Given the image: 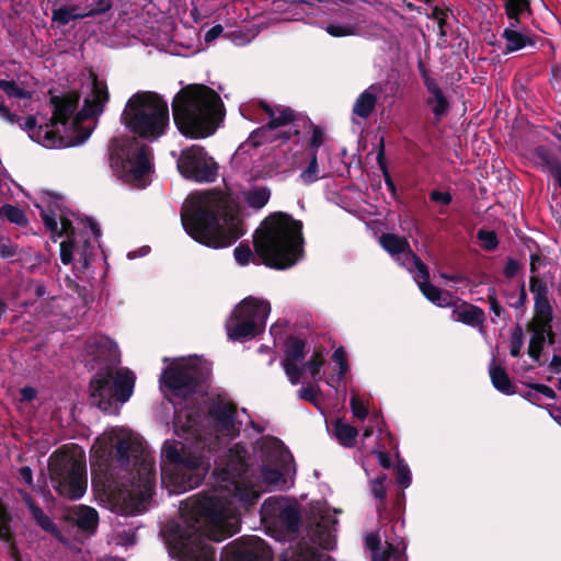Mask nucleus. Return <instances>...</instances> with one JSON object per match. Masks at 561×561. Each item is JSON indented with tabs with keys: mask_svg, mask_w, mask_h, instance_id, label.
Masks as SVG:
<instances>
[{
	"mask_svg": "<svg viewBox=\"0 0 561 561\" xmlns=\"http://www.w3.org/2000/svg\"><path fill=\"white\" fill-rule=\"evenodd\" d=\"M203 479L201 458L182 443L165 440L161 450L162 483L174 493H183L198 486Z\"/></svg>",
	"mask_w": 561,
	"mask_h": 561,
	"instance_id": "9",
	"label": "nucleus"
},
{
	"mask_svg": "<svg viewBox=\"0 0 561 561\" xmlns=\"http://www.w3.org/2000/svg\"><path fill=\"white\" fill-rule=\"evenodd\" d=\"M80 101V94L77 91H69L64 95H51L49 104L53 106V116L49 119L50 125L56 127L58 124L66 125L76 112Z\"/></svg>",
	"mask_w": 561,
	"mask_h": 561,
	"instance_id": "22",
	"label": "nucleus"
},
{
	"mask_svg": "<svg viewBox=\"0 0 561 561\" xmlns=\"http://www.w3.org/2000/svg\"><path fill=\"white\" fill-rule=\"evenodd\" d=\"M13 517L7 504L0 506V540L12 541L15 534L11 527Z\"/></svg>",
	"mask_w": 561,
	"mask_h": 561,
	"instance_id": "42",
	"label": "nucleus"
},
{
	"mask_svg": "<svg viewBox=\"0 0 561 561\" xmlns=\"http://www.w3.org/2000/svg\"><path fill=\"white\" fill-rule=\"evenodd\" d=\"M271 190L266 186L254 187L245 195L247 204L254 209L263 208L270 201Z\"/></svg>",
	"mask_w": 561,
	"mask_h": 561,
	"instance_id": "41",
	"label": "nucleus"
},
{
	"mask_svg": "<svg viewBox=\"0 0 561 561\" xmlns=\"http://www.w3.org/2000/svg\"><path fill=\"white\" fill-rule=\"evenodd\" d=\"M87 353L100 367L90 380V400L93 405L106 414L117 415L121 405L129 400L134 392L135 374L128 368L116 369L119 362L116 343L106 336L87 341Z\"/></svg>",
	"mask_w": 561,
	"mask_h": 561,
	"instance_id": "2",
	"label": "nucleus"
},
{
	"mask_svg": "<svg viewBox=\"0 0 561 561\" xmlns=\"http://www.w3.org/2000/svg\"><path fill=\"white\" fill-rule=\"evenodd\" d=\"M174 432L186 440L197 439L201 430V413L196 409H180L173 420Z\"/></svg>",
	"mask_w": 561,
	"mask_h": 561,
	"instance_id": "23",
	"label": "nucleus"
},
{
	"mask_svg": "<svg viewBox=\"0 0 561 561\" xmlns=\"http://www.w3.org/2000/svg\"><path fill=\"white\" fill-rule=\"evenodd\" d=\"M248 470L249 453L240 443L219 458L214 470L221 489L247 508L256 504L261 495L247 478Z\"/></svg>",
	"mask_w": 561,
	"mask_h": 561,
	"instance_id": "8",
	"label": "nucleus"
},
{
	"mask_svg": "<svg viewBox=\"0 0 561 561\" xmlns=\"http://www.w3.org/2000/svg\"><path fill=\"white\" fill-rule=\"evenodd\" d=\"M0 89L9 96L26 98V92L13 80L0 79Z\"/></svg>",
	"mask_w": 561,
	"mask_h": 561,
	"instance_id": "58",
	"label": "nucleus"
},
{
	"mask_svg": "<svg viewBox=\"0 0 561 561\" xmlns=\"http://www.w3.org/2000/svg\"><path fill=\"white\" fill-rule=\"evenodd\" d=\"M320 392V388L318 386H308L302 387L298 390V398L305 400L313 405H318V394Z\"/></svg>",
	"mask_w": 561,
	"mask_h": 561,
	"instance_id": "63",
	"label": "nucleus"
},
{
	"mask_svg": "<svg viewBox=\"0 0 561 561\" xmlns=\"http://www.w3.org/2000/svg\"><path fill=\"white\" fill-rule=\"evenodd\" d=\"M304 224L284 211L271 213L255 231L253 247L262 263L274 270L294 266L304 255Z\"/></svg>",
	"mask_w": 561,
	"mask_h": 561,
	"instance_id": "4",
	"label": "nucleus"
},
{
	"mask_svg": "<svg viewBox=\"0 0 561 561\" xmlns=\"http://www.w3.org/2000/svg\"><path fill=\"white\" fill-rule=\"evenodd\" d=\"M506 41L504 54L520 50L527 46L536 45V36H528L511 27H506L502 34Z\"/></svg>",
	"mask_w": 561,
	"mask_h": 561,
	"instance_id": "33",
	"label": "nucleus"
},
{
	"mask_svg": "<svg viewBox=\"0 0 561 561\" xmlns=\"http://www.w3.org/2000/svg\"><path fill=\"white\" fill-rule=\"evenodd\" d=\"M150 151L147 145L139 144L137 138H127L122 141L112 153L121 162L127 180L140 184L144 178L150 173Z\"/></svg>",
	"mask_w": 561,
	"mask_h": 561,
	"instance_id": "13",
	"label": "nucleus"
},
{
	"mask_svg": "<svg viewBox=\"0 0 561 561\" xmlns=\"http://www.w3.org/2000/svg\"><path fill=\"white\" fill-rule=\"evenodd\" d=\"M309 160L308 167L300 173V180L305 184H311L319 180L318 153L309 152Z\"/></svg>",
	"mask_w": 561,
	"mask_h": 561,
	"instance_id": "48",
	"label": "nucleus"
},
{
	"mask_svg": "<svg viewBox=\"0 0 561 561\" xmlns=\"http://www.w3.org/2000/svg\"><path fill=\"white\" fill-rule=\"evenodd\" d=\"M425 88L428 93L425 104L431 108L435 119L440 122L450 111V101L438 82H434Z\"/></svg>",
	"mask_w": 561,
	"mask_h": 561,
	"instance_id": "27",
	"label": "nucleus"
},
{
	"mask_svg": "<svg viewBox=\"0 0 561 561\" xmlns=\"http://www.w3.org/2000/svg\"><path fill=\"white\" fill-rule=\"evenodd\" d=\"M306 355V340L296 335H288L285 341L284 358L282 362L299 363L305 358Z\"/></svg>",
	"mask_w": 561,
	"mask_h": 561,
	"instance_id": "34",
	"label": "nucleus"
},
{
	"mask_svg": "<svg viewBox=\"0 0 561 561\" xmlns=\"http://www.w3.org/2000/svg\"><path fill=\"white\" fill-rule=\"evenodd\" d=\"M65 519L77 526L80 531L94 535L99 525V513L91 506L79 505L68 512Z\"/></svg>",
	"mask_w": 561,
	"mask_h": 561,
	"instance_id": "26",
	"label": "nucleus"
},
{
	"mask_svg": "<svg viewBox=\"0 0 561 561\" xmlns=\"http://www.w3.org/2000/svg\"><path fill=\"white\" fill-rule=\"evenodd\" d=\"M0 217L20 227H25L28 224L24 210L12 204H4L0 207Z\"/></svg>",
	"mask_w": 561,
	"mask_h": 561,
	"instance_id": "40",
	"label": "nucleus"
},
{
	"mask_svg": "<svg viewBox=\"0 0 561 561\" xmlns=\"http://www.w3.org/2000/svg\"><path fill=\"white\" fill-rule=\"evenodd\" d=\"M523 344H524L523 329L519 324H516V327L513 329L512 335H511L510 354L513 357H518L520 355Z\"/></svg>",
	"mask_w": 561,
	"mask_h": 561,
	"instance_id": "54",
	"label": "nucleus"
},
{
	"mask_svg": "<svg viewBox=\"0 0 561 561\" xmlns=\"http://www.w3.org/2000/svg\"><path fill=\"white\" fill-rule=\"evenodd\" d=\"M113 7L112 0H92L89 5V9L84 11L83 15L88 16H96L108 12Z\"/></svg>",
	"mask_w": 561,
	"mask_h": 561,
	"instance_id": "52",
	"label": "nucleus"
},
{
	"mask_svg": "<svg viewBox=\"0 0 561 561\" xmlns=\"http://www.w3.org/2000/svg\"><path fill=\"white\" fill-rule=\"evenodd\" d=\"M204 378L202 369L193 365H174L163 370L161 381L173 397L185 400L193 396Z\"/></svg>",
	"mask_w": 561,
	"mask_h": 561,
	"instance_id": "15",
	"label": "nucleus"
},
{
	"mask_svg": "<svg viewBox=\"0 0 561 561\" xmlns=\"http://www.w3.org/2000/svg\"><path fill=\"white\" fill-rule=\"evenodd\" d=\"M529 290L535 296L534 318L527 324V331L531 332L528 345V355L539 362L546 343L545 327L553 321V309L548 298L549 289L547 283L538 276H530Z\"/></svg>",
	"mask_w": 561,
	"mask_h": 561,
	"instance_id": "12",
	"label": "nucleus"
},
{
	"mask_svg": "<svg viewBox=\"0 0 561 561\" xmlns=\"http://www.w3.org/2000/svg\"><path fill=\"white\" fill-rule=\"evenodd\" d=\"M73 10L68 9L67 5L53 10L51 21L58 23L60 26L67 25L70 21L82 20L85 16L83 13H72Z\"/></svg>",
	"mask_w": 561,
	"mask_h": 561,
	"instance_id": "46",
	"label": "nucleus"
},
{
	"mask_svg": "<svg viewBox=\"0 0 561 561\" xmlns=\"http://www.w3.org/2000/svg\"><path fill=\"white\" fill-rule=\"evenodd\" d=\"M451 306H454L453 319L455 321L461 322L472 328L480 327L483 324L485 320V314L480 307L465 301H462L459 305L453 302Z\"/></svg>",
	"mask_w": 561,
	"mask_h": 561,
	"instance_id": "28",
	"label": "nucleus"
},
{
	"mask_svg": "<svg viewBox=\"0 0 561 561\" xmlns=\"http://www.w3.org/2000/svg\"><path fill=\"white\" fill-rule=\"evenodd\" d=\"M192 512L197 522H204L221 534L213 533L206 537L197 528L180 529L174 539V549L178 550L180 561H216V550L210 541H221L231 537L237 530H225V523L229 514L226 502L216 495L196 500Z\"/></svg>",
	"mask_w": 561,
	"mask_h": 561,
	"instance_id": "5",
	"label": "nucleus"
},
{
	"mask_svg": "<svg viewBox=\"0 0 561 561\" xmlns=\"http://www.w3.org/2000/svg\"><path fill=\"white\" fill-rule=\"evenodd\" d=\"M324 363L325 358L323 356L322 350H317L313 352L311 357L306 363H304L302 368L304 370L309 371L314 380H321L322 377L320 373Z\"/></svg>",
	"mask_w": 561,
	"mask_h": 561,
	"instance_id": "44",
	"label": "nucleus"
},
{
	"mask_svg": "<svg viewBox=\"0 0 561 561\" xmlns=\"http://www.w3.org/2000/svg\"><path fill=\"white\" fill-rule=\"evenodd\" d=\"M337 519L327 513H311L307 520L310 540L324 550H333L336 545L335 531Z\"/></svg>",
	"mask_w": 561,
	"mask_h": 561,
	"instance_id": "18",
	"label": "nucleus"
},
{
	"mask_svg": "<svg viewBox=\"0 0 561 561\" xmlns=\"http://www.w3.org/2000/svg\"><path fill=\"white\" fill-rule=\"evenodd\" d=\"M381 247L391 255H403L404 260L412 263V255H416L404 237L394 233H383L380 238Z\"/></svg>",
	"mask_w": 561,
	"mask_h": 561,
	"instance_id": "29",
	"label": "nucleus"
},
{
	"mask_svg": "<svg viewBox=\"0 0 561 561\" xmlns=\"http://www.w3.org/2000/svg\"><path fill=\"white\" fill-rule=\"evenodd\" d=\"M358 431L355 426L350 425L342 420L334 423V435L344 447H353L357 437Z\"/></svg>",
	"mask_w": 561,
	"mask_h": 561,
	"instance_id": "36",
	"label": "nucleus"
},
{
	"mask_svg": "<svg viewBox=\"0 0 561 561\" xmlns=\"http://www.w3.org/2000/svg\"><path fill=\"white\" fill-rule=\"evenodd\" d=\"M42 220L46 227L51 232V239L56 242L55 233L58 231V224L56 219V214L53 210H41Z\"/></svg>",
	"mask_w": 561,
	"mask_h": 561,
	"instance_id": "62",
	"label": "nucleus"
},
{
	"mask_svg": "<svg viewBox=\"0 0 561 561\" xmlns=\"http://www.w3.org/2000/svg\"><path fill=\"white\" fill-rule=\"evenodd\" d=\"M173 121L179 131L191 139H204L216 133L226 110L220 95L206 84H188L172 100Z\"/></svg>",
	"mask_w": 561,
	"mask_h": 561,
	"instance_id": "3",
	"label": "nucleus"
},
{
	"mask_svg": "<svg viewBox=\"0 0 561 561\" xmlns=\"http://www.w3.org/2000/svg\"><path fill=\"white\" fill-rule=\"evenodd\" d=\"M76 252L78 254V263L82 271L87 270L93 260V247L89 239H85L81 247L76 244Z\"/></svg>",
	"mask_w": 561,
	"mask_h": 561,
	"instance_id": "49",
	"label": "nucleus"
},
{
	"mask_svg": "<svg viewBox=\"0 0 561 561\" xmlns=\"http://www.w3.org/2000/svg\"><path fill=\"white\" fill-rule=\"evenodd\" d=\"M271 305L266 300L253 296L242 299L232 310L225 323L228 339L245 341L263 332Z\"/></svg>",
	"mask_w": 561,
	"mask_h": 561,
	"instance_id": "10",
	"label": "nucleus"
},
{
	"mask_svg": "<svg viewBox=\"0 0 561 561\" xmlns=\"http://www.w3.org/2000/svg\"><path fill=\"white\" fill-rule=\"evenodd\" d=\"M302 128L304 129L309 128L311 131V138L308 142L309 152L318 153L319 148L325 141V136H324L323 129L320 126L314 125L312 123V121L307 116H305V118H302Z\"/></svg>",
	"mask_w": 561,
	"mask_h": 561,
	"instance_id": "38",
	"label": "nucleus"
},
{
	"mask_svg": "<svg viewBox=\"0 0 561 561\" xmlns=\"http://www.w3.org/2000/svg\"><path fill=\"white\" fill-rule=\"evenodd\" d=\"M430 201L439 204L442 208L439 209V214L446 215L447 211L444 209L445 206H449L453 203V195L449 192H440L438 190H433L430 193Z\"/></svg>",
	"mask_w": 561,
	"mask_h": 561,
	"instance_id": "56",
	"label": "nucleus"
},
{
	"mask_svg": "<svg viewBox=\"0 0 561 561\" xmlns=\"http://www.w3.org/2000/svg\"><path fill=\"white\" fill-rule=\"evenodd\" d=\"M75 251V240H66L60 243V261L64 265H68L72 262Z\"/></svg>",
	"mask_w": 561,
	"mask_h": 561,
	"instance_id": "61",
	"label": "nucleus"
},
{
	"mask_svg": "<svg viewBox=\"0 0 561 561\" xmlns=\"http://www.w3.org/2000/svg\"><path fill=\"white\" fill-rule=\"evenodd\" d=\"M489 374L492 385L497 391L507 396L518 392V387L511 381L505 368L495 364V359L490 365Z\"/></svg>",
	"mask_w": 561,
	"mask_h": 561,
	"instance_id": "32",
	"label": "nucleus"
},
{
	"mask_svg": "<svg viewBox=\"0 0 561 561\" xmlns=\"http://www.w3.org/2000/svg\"><path fill=\"white\" fill-rule=\"evenodd\" d=\"M282 367L291 385H298L302 377L304 368L299 367L298 363L282 362Z\"/></svg>",
	"mask_w": 561,
	"mask_h": 561,
	"instance_id": "53",
	"label": "nucleus"
},
{
	"mask_svg": "<svg viewBox=\"0 0 561 561\" xmlns=\"http://www.w3.org/2000/svg\"><path fill=\"white\" fill-rule=\"evenodd\" d=\"M169 106L161 95L151 91L133 94L121 115L122 124L148 141L163 136L169 127Z\"/></svg>",
	"mask_w": 561,
	"mask_h": 561,
	"instance_id": "7",
	"label": "nucleus"
},
{
	"mask_svg": "<svg viewBox=\"0 0 561 561\" xmlns=\"http://www.w3.org/2000/svg\"><path fill=\"white\" fill-rule=\"evenodd\" d=\"M262 510L275 524L288 534H297L301 525V513L297 502L286 503L283 497L270 496L262 505Z\"/></svg>",
	"mask_w": 561,
	"mask_h": 561,
	"instance_id": "17",
	"label": "nucleus"
},
{
	"mask_svg": "<svg viewBox=\"0 0 561 561\" xmlns=\"http://www.w3.org/2000/svg\"><path fill=\"white\" fill-rule=\"evenodd\" d=\"M181 221L186 233L196 242L224 249L243 234V221L236 207L217 194L198 196L181 209Z\"/></svg>",
	"mask_w": 561,
	"mask_h": 561,
	"instance_id": "1",
	"label": "nucleus"
},
{
	"mask_svg": "<svg viewBox=\"0 0 561 561\" xmlns=\"http://www.w3.org/2000/svg\"><path fill=\"white\" fill-rule=\"evenodd\" d=\"M505 14L510 20H514L512 26L519 23V18L524 12H531L529 0H504Z\"/></svg>",
	"mask_w": 561,
	"mask_h": 561,
	"instance_id": "37",
	"label": "nucleus"
},
{
	"mask_svg": "<svg viewBox=\"0 0 561 561\" xmlns=\"http://www.w3.org/2000/svg\"><path fill=\"white\" fill-rule=\"evenodd\" d=\"M477 237L482 243V249L485 251L491 252L499 247L497 234L493 230L480 229L477 233Z\"/></svg>",
	"mask_w": 561,
	"mask_h": 561,
	"instance_id": "51",
	"label": "nucleus"
},
{
	"mask_svg": "<svg viewBox=\"0 0 561 561\" xmlns=\"http://www.w3.org/2000/svg\"><path fill=\"white\" fill-rule=\"evenodd\" d=\"M77 133L76 136L68 138L60 136L59 131L55 130V127L50 125V122L47 124V128L43 134V142L42 146L46 148H67L73 147L83 144L91 135L92 130L83 127H75Z\"/></svg>",
	"mask_w": 561,
	"mask_h": 561,
	"instance_id": "24",
	"label": "nucleus"
},
{
	"mask_svg": "<svg viewBox=\"0 0 561 561\" xmlns=\"http://www.w3.org/2000/svg\"><path fill=\"white\" fill-rule=\"evenodd\" d=\"M208 416L216 424L217 428L227 434H234L237 405L217 397L209 402Z\"/></svg>",
	"mask_w": 561,
	"mask_h": 561,
	"instance_id": "21",
	"label": "nucleus"
},
{
	"mask_svg": "<svg viewBox=\"0 0 561 561\" xmlns=\"http://www.w3.org/2000/svg\"><path fill=\"white\" fill-rule=\"evenodd\" d=\"M322 554L313 547H298L290 557H284L279 561H321Z\"/></svg>",
	"mask_w": 561,
	"mask_h": 561,
	"instance_id": "43",
	"label": "nucleus"
},
{
	"mask_svg": "<svg viewBox=\"0 0 561 561\" xmlns=\"http://www.w3.org/2000/svg\"><path fill=\"white\" fill-rule=\"evenodd\" d=\"M376 91L377 85L371 84L357 96L352 108L354 115L364 119L371 115L378 101Z\"/></svg>",
	"mask_w": 561,
	"mask_h": 561,
	"instance_id": "30",
	"label": "nucleus"
},
{
	"mask_svg": "<svg viewBox=\"0 0 561 561\" xmlns=\"http://www.w3.org/2000/svg\"><path fill=\"white\" fill-rule=\"evenodd\" d=\"M99 467L100 473L107 476L112 469L118 467L124 470L136 472L138 481L144 485L147 493L154 488L156 468L154 460L145 453L142 444L133 437H122L108 445L101 444L92 447L91 470Z\"/></svg>",
	"mask_w": 561,
	"mask_h": 561,
	"instance_id": "6",
	"label": "nucleus"
},
{
	"mask_svg": "<svg viewBox=\"0 0 561 561\" xmlns=\"http://www.w3.org/2000/svg\"><path fill=\"white\" fill-rule=\"evenodd\" d=\"M273 130H274L273 128H268L267 127V123H266L265 125L254 129L250 134L248 141L253 147H260V146H262L263 144H266V142H274L275 138H272V131Z\"/></svg>",
	"mask_w": 561,
	"mask_h": 561,
	"instance_id": "47",
	"label": "nucleus"
},
{
	"mask_svg": "<svg viewBox=\"0 0 561 561\" xmlns=\"http://www.w3.org/2000/svg\"><path fill=\"white\" fill-rule=\"evenodd\" d=\"M387 480V476L385 473L378 476L370 482V490L375 499L379 500L381 503L378 506V510L385 506V499L387 495V489L385 482Z\"/></svg>",
	"mask_w": 561,
	"mask_h": 561,
	"instance_id": "50",
	"label": "nucleus"
},
{
	"mask_svg": "<svg viewBox=\"0 0 561 561\" xmlns=\"http://www.w3.org/2000/svg\"><path fill=\"white\" fill-rule=\"evenodd\" d=\"M377 164L382 173L385 183L391 194L397 192L396 184L391 178V174L388 169L386 151H385V138L381 137L377 148Z\"/></svg>",
	"mask_w": 561,
	"mask_h": 561,
	"instance_id": "39",
	"label": "nucleus"
},
{
	"mask_svg": "<svg viewBox=\"0 0 561 561\" xmlns=\"http://www.w3.org/2000/svg\"><path fill=\"white\" fill-rule=\"evenodd\" d=\"M91 96L92 99H84L82 108L76 114L72 122L75 127H80L84 119L96 117L103 113L104 106L110 100L106 83L94 78Z\"/></svg>",
	"mask_w": 561,
	"mask_h": 561,
	"instance_id": "19",
	"label": "nucleus"
},
{
	"mask_svg": "<svg viewBox=\"0 0 561 561\" xmlns=\"http://www.w3.org/2000/svg\"><path fill=\"white\" fill-rule=\"evenodd\" d=\"M20 253L19 245L8 238H0V257L4 260L12 259Z\"/></svg>",
	"mask_w": 561,
	"mask_h": 561,
	"instance_id": "59",
	"label": "nucleus"
},
{
	"mask_svg": "<svg viewBox=\"0 0 561 561\" xmlns=\"http://www.w3.org/2000/svg\"><path fill=\"white\" fill-rule=\"evenodd\" d=\"M289 467L262 466V479L271 485H278L280 482L286 483L284 473Z\"/></svg>",
	"mask_w": 561,
	"mask_h": 561,
	"instance_id": "45",
	"label": "nucleus"
},
{
	"mask_svg": "<svg viewBox=\"0 0 561 561\" xmlns=\"http://www.w3.org/2000/svg\"><path fill=\"white\" fill-rule=\"evenodd\" d=\"M263 466L289 467L293 456L283 442L272 437L261 446Z\"/></svg>",
	"mask_w": 561,
	"mask_h": 561,
	"instance_id": "25",
	"label": "nucleus"
},
{
	"mask_svg": "<svg viewBox=\"0 0 561 561\" xmlns=\"http://www.w3.org/2000/svg\"><path fill=\"white\" fill-rule=\"evenodd\" d=\"M176 168L184 179L197 183L215 182L218 171L217 162L198 145H192L181 151Z\"/></svg>",
	"mask_w": 561,
	"mask_h": 561,
	"instance_id": "14",
	"label": "nucleus"
},
{
	"mask_svg": "<svg viewBox=\"0 0 561 561\" xmlns=\"http://www.w3.org/2000/svg\"><path fill=\"white\" fill-rule=\"evenodd\" d=\"M234 259L240 265H248L254 255L247 243H240L233 250Z\"/></svg>",
	"mask_w": 561,
	"mask_h": 561,
	"instance_id": "60",
	"label": "nucleus"
},
{
	"mask_svg": "<svg viewBox=\"0 0 561 561\" xmlns=\"http://www.w3.org/2000/svg\"><path fill=\"white\" fill-rule=\"evenodd\" d=\"M27 506L32 517L44 531L50 534L60 542L66 541V538L62 535L59 527L53 522V519L48 515L44 513V511L32 499L27 501Z\"/></svg>",
	"mask_w": 561,
	"mask_h": 561,
	"instance_id": "31",
	"label": "nucleus"
},
{
	"mask_svg": "<svg viewBox=\"0 0 561 561\" xmlns=\"http://www.w3.org/2000/svg\"><path fill=\"white\" fill-rule=\"evenodd\" d=\"M49 474L59 495L71 501L84 495L88 479L87 463L83 458L65 454L49 463Z\"/></svg>",
	"mask_w": 561,
	"mask_h": 561,
	"instance_id": "11",
	"label": "nucleus"
},
{
	"mask_svg": "<svg viewBox=\"0 0 561 561\" xmlns=\"http://www.w3.org/2000/svg\"><path fill=\"white\" fill-rule=\"evenodd\" d=\"M220 561H272V550L260 537H242L222 549Z\"/></svg>",
	"mask_w": 561,
	"mask_h": 561,
	"instance_id": "16",
	"label": "nucleus"
},
{
	"mask_svg": "<svg viewBox=\"0 0 561 561\" xmlns=\"http://www.w3.org/2000/svg\"><path fill=\"white\" fill-rule=\"evenodd\" d=\"M350 404H351V410L353 412V415L356 419L364 421L367 417V415H368L367 408L365 407L364 402L357 396L353 394L351 397Z\"/></svg>",
	"mask_w": 561,
	"mask_h": 561,
	"instance_id": "64",
	"label": "nucleus"
},
{
	"mask_svg": "<svg viewBox=\"0 0 561 561\" xmlns=\"http://www.w3.org/2000/svg\"><path fill=\"white\" fill-rule=\"evenodd\" d=\"M396 480L397 483L402 488L407 489L410 486L412 481V476L409 466L402 460L399 461L396 469Z\"/></svg>",
	"mask_w": 561,
	"mask_h": 561,
	"instance_id": "55",
	"label": "nucleus"
},
{
	"mask_svg": "<svg viewBox=\"0 0 561 561\" xmlns=\"http://www.w3.org/2000/svg\"><path fill=\"white\" fill-rule=\"evenodd\" d=\"M276 110L275 117H272V119L267 122V127L274 130L287 125L298 126V122H302V118H305V116L288 106L278 105Z\"/></svg>",
	"mask_w": 561,
	"mask_h": 561,
	"instance_id": "35",
	"label": "nucleus"
},
{
	"mask_svg": "<svg viewBox=\"0 0 561 561\" xmlns=\"http://www.w3.org/2000/svg\"><path fill=\"white\" fill-rule=\"evenodd\" d=\"M412 264L414 265L417 277L422 279L419 287L422 294L434 305L438 307H449L456 299L448 290H443L430 282V272L426 264L420 259L419 255H412Z\"/></svg>",
	"mask_w": 561,
	"mask_h": 561,
	"instance_id": "20",
	"label": "nucleus"
},
{
	"mask_svg": "<svg viewBox=\"0 0 561 561\" xmlns=\"http://www.w3.org/2000/svg\"><path fill=\"white\" fill-rule=\"evenodd\" d=\"M325 31L333 37H345L355 34L356 27L351 24H328Z\"/></svg>",
	"mask_w": 561,
	"mask_h": 561,
	"instance_id": "57",
	"label": "nucleus"
}]
</instances>
